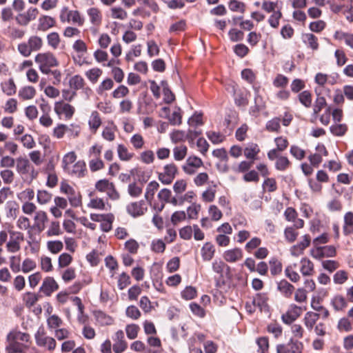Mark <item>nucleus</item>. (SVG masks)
Wrapping results in <instances>:
<instances>
[{
	"label": "nucleus",
	"instance_id": "nucleus-12",
	"mask_svg": "<svg viewBox=\"0 0 353 353\" xmlns=\"http://www.w3.org/2000/svg\"><path fill=\"white\" fill-rule=\"evenodd\" d=\"M90 219L92 221L101 223L100 227L103 232H108L112 228L114 216L111 214H91Z\"/></svg>",
	"mask_w": 353,
	"mask_h": 353
},
{
	"label": "nucleus",
	"instance_id": "nucleus-25",
	"mask_svg": "<svg viewBox=\"0 0 353 353\" xmlns=\"http://www.w3.org/2000/svg\"><path fill=\"white\" fill-rule=\"evenodd\" d=\"M87 15L88 16L90 23L96 27L101 26L103 21V14L101 10L97 7H92L87 10Z\"/></svg>",
	"mask_w": 353,
	"mask_h": 353
},
{
	"label": "nucleus",
	"instance_id": "nucleus-64",
	"mask_svg": "<svg viewBox=\"0 0 353 353\" xmlns=\"http://www.w3.org/2000/svg\"><path fill=\"white\" fill-rule=\"evenodd\" d=\"M88 208L95 209V210H103L106 209V203L103 199L99 198L97 196H92L88 204Z\"/></svg>",
	"mask_w": 353,
	"mask_h": 353
},
{
	"label": "nucleus",
	"instance_id": "nucleus-63",
	"mask_svg": "<svg viewBox=\"0 0 353 353\" xmlns=\"http://www.w3.org/2000/svg\"><path fill=\"white\" fill-rule=\"evenodd\" d=\"M159 188V184L156 181H150L148 184L145 192V198L148 201L150 202L152 200L154 195Z\"/></svg>",
	"mask_w": 353,
	"mask_h": 353
},
{
	"label": "nucleus",
	"instance_id": "nucleus-44",
	"mask_svg": "<svg viewBox=\"0 0 353 353\" xmlns=\"http://www.w3.org/2000/svg\"><path fill=\"white\" fill-rule=\"evenodd\" d=\"M331 305L335 311L341 312L347 307V301L342 295H336L331 300Z\"/></svg>",
	"mask_w": 353,
	"mask_h": 353
},
{
	"label": "nucleus",
	"instance_id": "nucleus-21",
	"mask_svg": "<svg viewBox=\"0 0 353 353\" xmlns=\"http://www.w3.org/2000/svg\"><path fill=\"white\" fill-rule=\"evenodd\" d=\"M113 341L112 350L114 353H122L128 348V343L125 340L124 332L121 330L116 332Z\"/></svg>",
	"mask_w": 353,
	"mask_h": 353
},
{
	"label": "nucleus",
	"instance_id": "nucleus-61",
	"mask_svg": "<svg viewBox=\"0 0 353 353\" xmlns=\"http://www.w3.org/2000/svg\"><path fill=\"white\" fill-rule=\"evenodd\" d=\"M348 130L347 125L345 123H336L330 127V132L336 137H342L345 134Z\"/></svg>",
	"mask_w": 353,
	"mask_h": 353
},
{
	"label": "nucleus",
	"instance_id": "nucleus-55",
	"mask_svg": "<svg viewBox=\"0 0 353 353\" xmlns=\"http://www.w3.org/2000/svg\"><path fill=\"white\" fill-rule=\"evenodd\" d=\"M103 74V70L99 68H92L85 72V75L89 81L96 83Z\"/></svg>",
	"mask_w": 353,
	"mask_h": 353
},
{
	"label": "nucleus",
	"instance_id": "nucleus-39",
	"mask_svg": "<svg viewBox=\"0 0 353 353\" xmlns=\"http://www.w3.org/2000/svg\"><path fill=\"white\" fill-rule=\"evenodd\" d=\"M215 253L214 245L210 242L204 243L201 249V254L203 261H209L214 257Z\"/></svg>",
	"mask_w": 353,
	"mask_h": 353
},
{
	"label": "nucleus",
	"instance_id": "nucleus-26",
	"mask_svg": "<svg viewBox=\"0 0 353 353\" xmlns=\"http://www.w3.org/2000/svg\"><path fill=\"white\" fill-rule=\"evenodd\" d=\"M88 123L90 131L92 134H96L102 124V119L98 111H92L89 116Z\"/></svg>",
	"mask_w": 353,
	"mask_h": 353
},
{
	"label": "nucleus",
	"instance_id": "nucleus-49",
	"mask_svg": "<svg viewBox=\"0 0 353 353\" xmlns=\"http://www.w3.org/2000/svg\"><path fill=\"white\" fill-rule=\"evenodd\" d=\"M19 149L18 145L12 141H5L4 145L0 147V156H3L6 152L12 155H15Z\"/></svg>",
	"mask_w": 353,
	"mask_h": 353
},
{
	"label": "nucleus",
	"instance_id": "nucleus-36",
	"mask_svg": "<svg viewBox=\"0 0 353 353\" xmlns=\"http://www.w3.org/2000/svg\"><path fill=\"white\" fill-rule=\"evenodd\" d=\"M278 290L286 298H290L294 291V287L285 279L278 283Z\"/></svg>",
	"mask_w": 353,
	"mask_h": 353
},
{
	"label": "nucleus",
	"instance_id": "nucleus-50",
	"mask_svg": "<svg viewBox=\"0 0 353 353\" xmlns=\"http://www.w3.org/2000/svg\"><path fill=\"white\" fill-rule=\"evenodd\" d=\"M85 84V83L83 78L79 74L74 75L69 80V85L72 91L77 92L83 88Z\"/></svg>",
	"mask_w": 353,
	"mask_h": 353
},
{
	"label": "nucleus",
	"instance_id": "nucleus-4",
	"mask_svg": "<svg viewBox=\"0 0 353 353\" xmlns=\"http://www.w3.org/2000/svg\"><path fill=\"white\" fill-rule=\"evenodd\" d=\"M61 23H68L81 27L84 25L85 19L81 12L77 10H70L68 7L64 6L61 8L59 14Z\"/></svg>",
	"mask_w": 353,
	"mask_h": 353
},
{
	"label": "nucleus",
	"instance_id": "nucleus-62",
	"mask_svg": "<svg viewBox=\"0 0 353 353\" xmlns=\"http://www.w3.org/2000/svg\"><path fill=\"white\" fill-rule=\"evenodd\" d=\"M334 37L336 40H344L345 44L353 49V34L342 31H336Z\"/></svg>",
	"mask_w": 353,
	"mask_h": 353
},
{
	"label": "nucleus",
	"instance_id": "nucleus-52",
	"mask_svg": "<svg viewBox=\"0 0 353 353\" xmlns=\"http://www.w3.org/2000/svg\"><path fill=\"white\" fill-rule=\"evenodd\" d=\"M292 165L291 161L285 157L281 155L275 161V169L280 172H285L288 170Z\"/></svg>",
	"mask_w": 353,
	"mask_h": 353
},
{
	"label": "nucleus",
	"instance_id": "nucleus-10",
	"mask_svg": "<svg viewBox=\"0 0 353 353\" xmlns=\"http://www.w3.org/2000/svg\"><path fill=\"white\" fill-rule=\"evenodd\" d=\"M15 163L16 170L21 176L30 175L32 179L37 176V172L26 157H19L16 159Z\"/></svg>",
	"mask_w": 353,
	"mask_h": 353
},
{
	"label": "nucleus",
	"instance_id": "nucleus-7",
	"mask_svg": "<svg viewBox=\"0 0 353 353\" xmlns=\"http://www.w3.org/2000/svg\"><path fill=\"white\" fill-rule=\"evenodd\" d=\"M179 173L177 165L173 163L165 164L161 172L158 173V179L163 185H170L172 183Z\"/></svg>",
	"mask_w": 353,
	"mask_h": 353
},
{
	"label": "nucleus",
	"instance_id": "nucleus-57",
	"mask_svg": "<svg viewBox=\"0 0 353 353\" xmlns=\"http://www.w3.org/2000/svg\"><path fill=\"white\" fill-rule=\"evenodd\" d=\"M105 267L110 270L111 277H113L119 269V263L117 259L112 255H108L105 258Z\"/></svg>",
	"mask_w": 353,
	"mask_h": 353
},
{
	"label": "nucleus",
	"instance_id": "nucleus-31",
	"mask_svg": "<svg viewBox=\"0 0 353 353\" xmlns=\"http://www.w3.org/2000/svg\"><path fill=\"white\" fill-rule=\"evenodd\" d=\"M320 317V314L314 312H307L305 314L303 322L308 331H312Z\"/></svg>",
	"mask_w": 353,
	"mask_h": 353
},
{
	"label": "nucleus",
	"instance_id": "nucleus-16",
	"mask_svg": "<svg viewBox=\"0 0 353 353\" xmlns=\"http://www.w3.org/2000/svg\"><path fill=\"white\" fill-rule=\"evenodd\" d=\"M39 15V10L37 8L30 7L26 12L18 14L15 20L20 26H26L31 21L36 19Z\"/></svg>",
	"mask_w": 353,
	"mask_h": 353
},
{
	"label": "nucleus",
	"instance_id": "nucleus-1",
	"mask_svg": "<svg viewBox=\"0 0 353 353\" xmlns=\"http://www.w3.org/2000/svg\"><path fill=\"white\" fill-rule=\"evenodd\" d=\"M6 353H25L30 346L31 336L18 328L12 329L6 336Z\"/></svg>",
	"mask_w": 353,
	"mask_h": 353
},
{
	"label": "nucleus",
	"instance_id": "nucleus-5",
	"mask_svg": "<svg viewBox=\"0 0 353 353\" xmlns=\"http://www.w3.org/2000/svg\"><path fill=\"white\" fill-rule=\"evenodd\" d=\"M35 62L39 65V70L43 74H48L50 68L59 65V61L53 53L47 52L39 53L35 57Z\"/></svg>",
	"mask_w": 353,
	"mask_h": 353
},
{
	"label": "nucleus",
	"instance_id": "nucleus-11",
	"mask_svg": "<svg viewBox=\"0 0 353 353\" xmlns=\"http://www.w3.org/2000/svg\"><path fill=\"white\" fill-rule=\"evenodd\" d=\"M54 111L60 119L70 120L75 113V108L64 101H59L54 103Z\"/></svg>",
	"mask_w": 353,
	"mask_h": 353
},
{
	"label": "nucleus",
	"instance_id": "nucleus-35",
	"mask_svg": "<svg viewBox=\"0 0 353 353\" xmlns=\"http://www.w3.org/2000/svg\"><path fill=\"white\" fill-rule=\"evenodd\" d=\"M0 85L2 92L7 96H12L17 92V85L12 78L3 81Z\"/></svg>",
	"mask_w": 353,
	"mask_h": 353
},
{
	"label": "nucleus",
	"instance_id": "nucleus-2",
	"mask_svg": "<svg viewBox=\"0 0 353 353\" xmlns=\"http://www.w3.org/2000/svg\"><path fill=\"white\" fill-rule=\"evenodd\" d=\"M7 230L0 231V246L6 244L8 252L14 254L21 250V245L24 241V234L20 231L15 230L14 226L7 223Z\"/></svg>",
	"mask_w": 353,
	"mask_h": 353
},
{
	"label": "nucleus",
	"instance_id": "nucleus-28",
	"mask_svg": "<svg viewBox=\"0 0 353 353\" xmlns=\"http://www.w3.org/2000/svg\"><path fill=\"white\" fill-rule=\"evenodd\" d=\"M243 256V251L239 248L228 250L223 254L224 260L229 263L239 261L242 259Z\"/></svg>",
	"mask_w": 353,
	"mask_h": 353
},
{
	"label": "nucleus",
	"instance_id": "nucleus-29",
	"mask_svg": "<svg viewBox=\"0 0 353 353\" xmlns=\"http://www.w3.org/2000/svg\"><path fill=\"white\" fill-rule=\"evenodd\" d=\"M300 272L304 276H312L314 273V264L308 258L303 257L300 261Z\"/></svg>",
	"mask_w": 353,
	"mask_h": 353
},
{
	"label": "nucleus",
	"instance_id": "nucleus-30",
	"mask_svg": "<svg viewBox=\"0 0 353 353\" xmlns=\"http://www.w3.org/2000/svg\"><path fill=\"white\" fill-rule=\"evenodd\" d=\"M41 239L39 235L28 232V240L27 241L30 252L32 254L39 253L41 248Z\"/></svg>",
	"mask_w": 353,
	"mask_h": 353
},
{
	"label": "nucleus",
	"instance_id": "nucleus-14",
	"mask_svg": "<svg viewBox=\"0 0 353 353\" xmlns=\"http://www.w3.org/2000/svg\"><path fill=\"white\" fill-rule=\"evenodd\" d=\"M303 345L293 339H290L288 343L278 344L276 347V353H301Z\"/></svg>",
	"mask_w": 353,
	"mask_h": 353
},
{
	"label": "nucleus",
	"instance_id": "nucleus-59",
	"mask_svg": "<svg viewBox=\"0 0 353 353\" xmlns=\"http://www.w3.org/2000/svg\"><path fill=\"white\" fill-rule=\"evenodd\" d=\"M19 205L15 201H8L6 204V216L8 219H15L19 214Z\"/></svg>",
	"mask_w": 353,
	"mask_h": 353
},
{
	"label": "nucleus",
	"instance_id": "nucleus-32",
	"mask_svg": "<svg viewBox=\"0 0 353 353\" xmlns=\"http://www.w3.org/2000/svg\"><path fill=\"white\" fill-rule=\"evenodd\" d=\"M270 298L268 293L261 292L257 293L253 297V303H255L257 307L259 308L261 311H267L268 310V302Z\"/></svg>",
	"mask_w": 353,
	"mask_h": 353
},
{
	"label": "nucleus",
	"instance_id": "nucleus-13",
	"mask_svg": "<svg viewBox=\"0 0 353 353\" xmlns=\"http://www.w3.org/2000/svg\"><path fill=\"white\" fill-rule=\"evenodd\" d=\"M203 166L202 159L195 155L188 157L185 163L182 165V170L188 175H193L196 170Z\"/></svg>",
	"mask_w": 353,
	"mask_h": 353
},
{
	"label": "nucleus",
	"instance_id": "nucleus-37",
	"mask_svg": "<svg viewBox=\"0 0 353 353\" xmlns=\"http://www.w3.org/2000/svg\"><path fill=\"white\" fill-rule=\"evenodd\" d=\"M65 195L67 196L66 199L68 201L72 207L78 208L81 205V195L79 191H77L72 188L71 190L67 192Z\"/></svg>",
	"mask_w": 353,
	"mask_h": 353
},
{
	"label": "nucleus",
	"instance_id": "nucleus-41",
	"mask_svg": "<svg viewBox=\"0 0 353 353\" xmlns=\"http://www.w3.org/2000/svg\"><path fill=\"white\" fill-rule=\"evenodd\" d=\"M344 223L343 232L344 235L348 236L353 234V212H347L344 215Z\"/></svg>",
	"mask_w": 353,
	"mask_h": 353
},
{
	"label": "nucleus",
	"instance_id": "nucleus-58",
	"mask_svg": "<svg viewBox=\"0 0 353 353\" xmlns=\"http://www.w3.org/2000/svg\"><path fill=\"white\" fill-rule=\"evenodd\" d=\"M47 325L49 330H55L60 327L63 323V320L57 314L49 315L46 320Z\"/></svg>",
	"mask_w": 353,
	"mask_h": 353
},
{
	"label": "nucleus",
	"instance_id": "nucleus-42",
	"mask_svg": "<svg viewBox=\"0 0 353 353\" xmlns=\"http://www.w3.org/2000/svg\"><path fill=\"white\" fill-rule=\"evenodd\" d=\"M130 143L135 150H141L145 148V141L141 133H135L130 138Z\"/></svg>",
	"mask_w": 353,
	"mask_h": 353
},
{
	"label": "nucleus",
	"instance_id": "nucleus-15",
	"mask_svg": "<svg viewBox=\"0 0 353 353\" xmlns=\"http://www.w3.org/2000/svg\"><path fill=\"white\" fill-rule=\"evenodd\" d=\"M305 309L295 304L290 305L287 312L281 316V319L285 324L290 325L296 321Z\"/></svg>",
	"mask_w": 353,
	"mask_h": 353
},
{
	"label": "nucleus",
	"instance_id": "nucleus-46",
	"mask_svg": "<svg viewBox=\"0 0 353 353\" xmlns=\"http://www.w3.org/2000/svg\"><path fill=\"white\" fill-rule=\"evenodd\" d=\"M36 95V90L34 87L27 85L21 88L19 91V97L23 100H31Z\"/></svg>",
	"mask_w": 353,
	"mask_h": 353
},
{
	"label": "nucleus",
	"instance_id": "nucleus-8",
	"mask_svg": "<svg viewBox=\"0 0 353 353\" xmlns=\"http://www.w3.org/2000/svg\"><path fill=\"white\" fill-rule=\"evenodd\" d=\"M72 47L75 52V54L72 56L74 62L79 66L87 63L85 61V55L88 54L86 43L82 39H77L73 43Z\"/></svg>",
	"mask_w": 353,
	"mask_h": 353
},
{
	"label": "nucleus",
	"instance_id": "nucleus-23",
	"mask_svg": "<svg viewBox=\"0 0 353 353\" xmlns=\"http://www.w3.org/2000/svg\"><path fill=\"white\" fill-rule=\"evenodd\" d=\"M311 238L309 234H305L303 240L297 244L292 246L290 249V254L294 257H299L304 253V250L310 246Z\"/></svg>",
	"mask_w": 353,
	"mask_h": 353
},
{
	"label": "nucleus",
	"instance_id": "nucleus-18",
	"mask_svg": "<svg viewBox=\"0 0 353 353\" xmlns=\"http://www.w3.org/2000/svg\"><path fill=\"white\" fill-rule=\"evenodd\" d=\"M65 172L72 177L83 178L88 174L86 163L83 160H79L67 169Z\"/></svg>",
	"mask_w": 353,
	"mask_h": 353
},
{
	"label": "nucleus",
	"instance_id": "nucleus-43",
	"mask_svg": "<svg viewBox=\"0 0 353 353\" xmlns=\"http://www.w3.org/2000/svg\"><path fill=\"white\" fill-rule=\"evenodd\" d=\"M56 26V20L50 16L43 15L39 19V29L46 31Z\"/></svg>",
	"mask_w": 353,
	"mask_h": 353
},
{
	"label": "nucleus",
	"instance_id": "nucleus-51",
	"mask_svg": "<svg viewBox=\"0 0 353 353\" xmlns=\"http://www.w3.org/2000/svg\"><path fill=\"white\" fill-rule=\"evenodd\" d=\"M113 86H114L113 80L111 78L107 77L100 83V84L96 88V92H97V94L101 96L105 92L112 90Z\"/></svg>",
	"mask_w": 353,
	"mask_h": 353
},
{
	"label": "nucleus",
	"instance_id": "nucleus-6",
	"mask_svg": "<svg viewBox=\"0 0 353 353\" xmlns=\"http://www.w3.org/2000/svg\"><path fill=\"white\" fill-rule=\"evenodd\" d=\"M34 339L37 345L48 352H52L57 347L55 339L48 336L43 327L38 329L34 334Z\"/></svg>",
	"mask_w": 353,
	"mask_h": 353
},
{
	"label": "nucleus",
	"instance_id": "nucleus-60",
	"mask_svg": "<svg viewBox=\"0 0 353 353\" xmlns=\"http://www.w3.org/2000/svg\"><path fill=\"white\" fill-rule=\"evenodd\" d=\"M139 159L144 164L150 165L154 162L155 154L152 150H145L139 154Z\"/></svg>",
	"mask_w": 353,
	"mask_h": 353
},
{
	"label": "nucleus",
	"instance_id": "nucleus-20",
	"mask_svg": "<svg viewBox=\"0 0 353 353\" xmlns=\"http://www.w3.org/2000/svg\"><path fill=\"white\" fill-rule=\"evenodd\" d=\"M34 224L32 228L40 234L46 228V223L48 221V216L46 211L39 210L37 211L33 218Z\"/></svg>",
	"mask_w": 353,
	"mask_h": 353
},
{
	"label": "nucleus",
	"instance_id": "nucleus-22",
	"mask_svg": "<svg viewBox=\"0 0 353 353\" xmlns=\"http://www.w3.org/2000/svg\"><path fill=\"white\" fill-rule=\"evenodd\" d=\"M59 289V285L53 277H46L39 288V292L46 296H50L52 294Z\"/></svg>",
	"mask_w": 353,
	"mask_h": 353
},
{
	"label": "nucleus",
	"instance_id": "nucleus-24",
	"mask_svg": "<svg viewBox=\"0 0 353 353\" xmlns=\"http://www.w3.org/2000/svg\"><path fill=\"white\" fill-rule=\"evenodd\" d=\"M284 216L286 221L294 223L295 228L301 229L304 227V221L298 218V213L294 208L288 207L284 212Z\"/></svg>",
	"mask_w": 353,
	"mask_h": 353
},
{
	"label": "nucleus",
	"instance_id": "nucleus-17",
	"mask_svg": "<svg viewBox=\"0 0 353 353\" xmlns=\"http://www.w3.org/2000/svg\"><path fill=\"white\" fill-rule=\"evenodd\" d=\"M147 210V204L143 200L130 203L126 206L127 212L134 218L143 216Z\"/></svg>",
	"mask_w": 353,
	"mask_h": 353
},
{
	"label": "nucleus",
	"instance_id": "nucleus-9",
	"mask_svg": "<svg viewBox=\"0 0 353 353\" xmlns=\"http://www.w3.org/2000/svg\"><path fill=\"white\" fill-rule=\"evenodd\" d=\"M95 189L100 192H105L111 200H117L120 194L117 190L114 184L108 179H100L94 185Z\"/></svg>",
	"mask_w": 353,
	"mask_h": 353
},
{
	"label": "nucleus",
	"instance_id": "nucleus-45",
	"mask_svg": "<svg viewBox=\"0 0 353 353\" xmlns=\"http://www.w3.org/2000/svg\"><path fill=\"white\" fill-rule=\"evenodd\" d=\"M296 263H293L288 265L285 269V276L293 283H297L301 279V276L296 270Z\"/></svg>",
	"mask_w": 353,
	"mask_h": 353
},
{
	"label": "nucleus",
	"instance_id": "nucleus-3",
	"mask_svg": "<svg viewBox=\"0 0 353 353\" xmlns=\"http://www.w3.org/2000/svg\"><path fill=\"white\" fill-rule=\"evenodd\" d=\"M103 145L94 143L89 149L88 155L89 157L88 165L91 172H95L105 168V163L101 158Z\"/></svg>",
	"mask_w": 353,
	"mask_h": 353
},
{
	"label": "nucleus",
	"instance_id": "nucleus-34",
	"mask_svg": "<svg viewBox=\"0 0 353 353\" xmlns=\"http://www.w3.org/2000/svg\"><path fill=\"white\" fill-rule=\"evenodd\" d=\"M158 199L161 201L160 205H155L154 209L157 212H161L165 207V203H167L170 201L172 196V192L168 188L161 189L158 193Z\"/></svg>",
	"mask_w": 353,
	"mask_h": 353
},
{
	"label": "nucleus",
	"instance_id": "nucleus-53",
	"mask_svg": "<svg viewBox=\"0 0 353 353\" xmlns=\"http://www.w3.org/2000/svg\"><path fill=\"white\" fill-rule=\"evenodd\" d=\"M52 199V194L46 190H39L37 192V201L39 205H47Z\"/></svg>",
	"mask_w": 353,
	"mask_h": 353
},
{
	"label": "nucleus",
	"instance_id": "nucleus-33",
	"mask_svg": "<svg viewBox=\"0 0 353 353\" xmlns=\"http://www.w3.org/2000/svg\"><path fill=\"white\" fill-rule=\"evenodd\" d=\"M261 152L260 148L257 143H250L243 150V154L246 159L254 162L257 159V156Z\"/></svg>",
	"mask_w": 353,
	"mask_h": 353
},
{
	"label": "nucleus",
	"instance_id": "nucleus-56",
	"mask_svg": "<svg viewBox=\"0 0 353 353\" xmlns=\"http://www.w3.org/2000/svg\"><path fill=\"white\" fill-rule=\"evenodd\" d=\"M265 130L270 132L279 133L281 132V118L275 117L267 121Z\"/></svg>",
	"mask_w": 353,
	"mask_h": 353
},
{
	"label": "nucleus",
	"instance_id": "nucleus-54",
	"mask_svg": "<svg viewBox=\"0 0 353 353\" xmlns=\"http://www.w3.org/2000/svg\"><path fill=\"white\" fill-rule=\"evenodd\" d=\"M46 40L48 45L53 50H57L61 42L60 35L57 32H52L48 34Z\"/></svg>",
	"mask_w": 353,
	"mask_h": 353
},
{
	"label": "nucleus",
	"instance_id": "nucleus-19",
	"mask_svg": "<svg viewBox=\"0 0 353 353\" xmlns=\"http://www.w3.org/2000/svg\"><path fill=\"white\" fill-rule=\"evenodd\" d=\"M315 150V153L308 157V160L314 167L318 168L323 161V157L328 155V151L323 143H319Z\"/></svg>",
	"mask_w": 353,
	"mask_h": 353
},
{
	"label": "nucleus",
	"instance_id": "nucleus-27",
	"mask_svg": "<svg viewBox=\"0 0 353 353\" xmlns=\"http://www.w3.org/2000/svg\"><path fill=\"white\" fill-rule=\"evenodd\" d=\"M117 127L113 121H110L108 124L103 128L101 132L102 138L108 142H113L116 139V132Z\"/></svg>",
	"mask_w": 353,
	"mask_h": 353
},
{
	"label": "nucleus",
	"instance_id": "nucleus-38",
	"mask_svg": "<svg viewBox=\"0 0 353 353\" xmlns=\"http://www.w3.org/2000/svg\"><path fill=\"white\" fill-rule=\"evenodd\" d=\"M303 42L313 51L319 48L318 38L312 33H305L302 36Z\"/></svg>",
	"mask_w": 353,
	"mask_h": 353
},
{
	"label": "nucleus",
	"instance_id": "nucleus-47",
	"mask_svg": "<svg viewBox=\"0 0 353 353\" xmlns=\"http://www.w3.org/2000/svg\"><path fill=\"white\" fill-rule=\"evenodd\" d=\"M77 159V155L74 151L68 152L64 154L61 161V167L64 172L72 165V163H75Z\"/></svg>",
	"mask_w": 353,
	"mask_h": 353
},
{
	"label": "nucleus",
	"instance_id": "nucleus-48",
	"mask_svg": "<svg viewBox=\"0 0 353 353\" xmlns=\"http://www.w3.org/2000/svg\"><path fill=\"white\" fill-rule=\"evenodd\" d=\"M94 316L97 322L101 326L110 325L114 323V319L112 317L101 311L96 312L94 313Z\"/></svg>",
	"mask_w": 353,
	"mask_h": 353
},
{
	"label": "nucleus",
	"instance_id": "nucleus-40",
	"mask_svg": "<svg viewBox=\"0 0 353 353\" xmlns=\"http://www.w3.org/2000/svg\"><path fill=\"white\" fill-rule=\"evenodd\" d=\"M117 152L119 159L123 161H130L134 157V154L130 152L129 149L122 143L118 144Z\"/></svg>",
	"mask_w": 353,
	"mask_h": 353
}]
</instances>
